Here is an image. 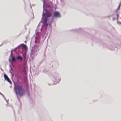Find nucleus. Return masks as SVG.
Masks as SVG:
<instances>
[{
  "label": "nucleus",
  "instance_id": "2",
  "mask_svg": "<svg viewBox=\"0 0 121 121\" xmlns=\"http://www.w3.org/2000/svg\"><path fill=\"white\" fill-rule=\"evenodd\" d=\"M54 15L56 17H59L60 16L59 13L57 12H55L54 13Z\"/></svg>",
  "mask_w": 121,
  "mask_h": 121
},
{
  "label": "nucleus",
  "instance_id": "3",
  "mask_svg": "<svg viewBox=\"0 0 121 121\" xmlns=\"http://www.w3.org/2000/svg\"><path fill=\"white\" fill-rule=\"evenodd\" d=\"M51 15V13H46V16L47 17H50Z\"/></svg>",
  "mask_w": 121,
  "mask_h": 121
},
{
  "label": "nucleus",
  "instance_id": "9",
  "mask_svg": "<svg viewBox=\"0 0 121 121\" xmlns=\"http://www.w3.org/2000/svg\"><path fill=\"white\" fill-rule=\"evenodd\" d=\"M120 5H121V3H120L119 4V7H120Z\"/></svg>",
  "mask_w": 121,
  "mask_h": 121
},
{
  "label": "nucleus",
  "instance_id": "5",
  "mask_svg": "<svg viewBox=\"0 0 121 121\" xmlns=\"http://www.w3.org/2000/svg\"><path fill=\"white\" fill-rule=\"evenodd\" d=\"M22 46L24 48L25 50H26L27 49V47L25 45L23 44H22Z\"/></svg>",
  "mask_w": 121,
  "mask_h": 121
},
{
  "label": "nucleus",
  "instance_id": "7",
  "mask_svg": "<svg viewBox=\"0 0 121 121\" xmlns=\"http://www.w3.org/2000/svg\"><path fill=\"white\" fill-rule=\"evenodd\" d=\"M7 81L9 83H11V82L10 80L8 78H7L6 79Z\"/></svg>",
  "mask_w": 121,
  "mask_h": 121
},
{
  "label": "nucleus",
  "instance_id": "6",
  "mask_svg": "<svg viewBox=\"0 0 121 121\" xmlns=\"http://www.w3.org/2000/svg\"><path fill=\"white\" fill-rule=\"evenodd\" d=\"M12 61H15V59L14 57H12Z\"/></svg>",
  "mask_w": 121,
  "mask_h": 121
},
{
  "label": "nucleus",
  "instance_id": "8",
  "mask_svg": "<svg viewBox=\"0 0 121 121\" xmlns=\"http://www.w3.org/2000/svg\"><path fill=\"white\" fill-rule=\"evenodd\" d=\"M4 77L5 79H6L8 78L6 74H4Z\"/></svg>",
  "mask_w": 121,
  "mask_h": 121
},
{
  "label": "nucleus",
  "instance_id": "1",
  "mask_svg": "<svg viewBox=\"0 0 121 121\" xmlns=\"http://www.w3.org/2000/svg\"><path fill=\"white\" fill-rule=\"evenodd\" d=\"M14 90L16 94L17 95L20 96H22L24 94L25 91L22 87L20 86H15Z\"/></svg>",
  "mask_w": 121,
  "mask_h": 121
},
{
  "label": "nucleus",
  "instance_id": "4",
  "mask_svg": "<svg viewBox=\"0 0 121 121\" xmlns=\"http://www.w3.org/2000/svg\"><path fill=\"white\" fill-rule=\"evenodd\" d=\"M17 59L18 60L20 59V60H22V58L20 56H18L17 58Z\"/></svg>",
  "mask_w": 121,
  "mask_h": 121
}]
</instances>
